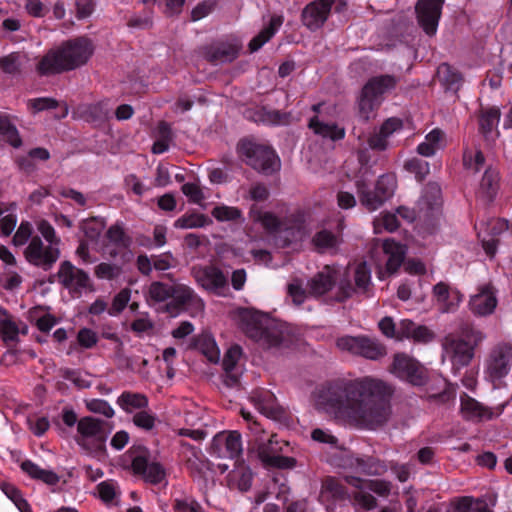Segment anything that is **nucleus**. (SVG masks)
Here are the masks:
<instances>
[{
    "instance_id": "nucleus-29",
    "label": "nucleus",
    "mask_w": 512,
    "mask_h": 512,
    "mask_svg": "<svg viewBox=\"0 0 512 512\" xmlns=\"http://www.w3.org/2000/svg\"><path fill=\"white\" fill-rule=\"evenodd\" d=\"M242 355V349L238 345L231 346L224 355L223 369L225 371L224 383L228 387H234L239 382L241 370L238 361Z\"/></svg>"
},
{
    "instance_id": "nucleus-44",
    "label": "nucleus",
    "mask_w": 512,
    "mask_h": 512,
    "mask_svg": "<svg viewBox=\"0 0 512 512\" xmlns=\"http://www.w3.org/2000/svg\"><path fill=\"white\" fill-rule=\"evenodd\" d=\"M111 109L107 102L88 105L84 110L86 120L93 124H101L110 118Z\"/></svg>"
},
{
    "instance_id": "nucleus-42",
    "label": "nucleus",
    "mask_w": 512,
    "mask_h": 512,
    "mask_svg": "<svg viewBox=\"0 0 512 512\" xmlns=\"http://www.w3.org/2000/svg\"><path fill=\"white\" fill-rule=\"evenodd\" d=\"M21 468L32 478L41 480L48 485H56L59 482V477L55 472L42 469L32 461H24L21 464Z\"/></svg>"
},
{
    "instance_id": "nucleus-49",
    "label": "nucleus",
    "mask_w": 512,
    "mask_h": 512,
    "mask_svg": "<svg viewBox=\"0 0 512 512\" xmlns=\"http://www.w3.org/2000/svg\"><path fill=\"white\" fill-rule=\"evenodd\" d=\"M289 115L282 113L278 110H270L267 108H260L256 112L254 121L262 122L264 124H286L288 123Z\"/></svg>"
},
{
    "instance_id": "nucleus-17",
    "label": "nucleus",
    "mask_w": 512,
    "mask_h": 512,
    "mask_svg": "<svg viewBox=\"0 0 512 512\" xmlns=\"http://www.w3.org/2000/svg\"><path fill=\"white\" fill-rule=\"evenodd\" d=\"M211 454L219 458L235 459L242 452L241 435L237 431H223L213 437Z\"/></svg>"
},
{
    "instance_id": "nucleus-33",
    "label": "nucleus",
    "mask_w": 512,
    "mask_h": 512,
    "mask_svg": "<svg viewBox=\"0 0 512 512\" xmlns=\"http://www.w3.org/2000/svg\"><path fill=\"white\" fill-rule=\"evenodd\" d=\"M382 250L386 256V271L393 273L403 263L406 248L404 245L395 242L393 239H386L382 244Z\"/></svg>"
},
{
    "instance_id": "nucleus-26",
    "label": "nucleus",
    "mask_w": 512,
    "mask_h": 512,
    "mask_svg": "<svg viewBox=\"0 0 512 512\" xmlns=\"http://www.w3.org/2000/svg\"><path fill=\"white\" fill-rule=\"evenodd\" d=\"M471 311L480 316L491 314L497 305V299L493 287L485 284L479 287L478 292L473 295L469 302Z\"/></svg>"
},
{
    "instance_id": "nucleus-8",
    "label": "nucleus",
    "mask_w": 512,
    "mask_h": 512,
    "mask_svg": "<svg viewBox=\"0 0 512 512\" xmlns=\"http://www.w3.org/2000/svg\"><path fill=\"white\" fill-rule=\"evenodd\" d=\"M237 149L239 155L255 170L270 175L280 169L279 157L267 145L250 139H243L238 143Z\"/></svg>"
},
{
    "instance_id": "nucleus-63",
    "label": "nucleus",
    "mask_w": 512,
    "mask_h": 512,
    "mask_svg": "<svg viewBox=\"0 0 512 512\" xmlns=\"http://www.w3.org/2000/svg\"><path fill=\"white\" fill-rule=\"evenodd\" d=\"M33 237V226L28 221H22L17 228L12 242L15 246L28 245L29 241Z\"/></svg>"
},
{
    "instance_id": "nucleus-64",
    "label": "nucleus",
    "mask_w": 512,
    "mask_h": 512,
    "mask_svg": "<svg viewBox=\"0 0 512 512\" xmlns=\"http://www.w3.org/2000/svg\"><path fill=\"white\" fill-rule=\"evenodd\" d=\"M368 489H357L353 493V502L355 506H359L363 510H371L376 507L377 500L368 493Z\"/></svg>"
},
{
    "instance_id": "nucleus-23",
    "label": "nucleus",
    "mask_w": 512,
    "mask_h": 512,
    "mask_svg": "<svg viewBox=\"0 0 512 512\" xmlns=\"http://www.w3.org/2000/svg\"><path fill=\"white\" fill-rule=\"evenodd\" d=\"M192 272L197 283L208 291L220 293L227 286L226 276L213 265L194 267Z\"/></svg>"
},
{
    "instance_id": "nucleus-54",
    "label": "nucleus",
    "mask_w": 512,
    "mask_h": 512,
    "mask_svg": "<svg viewBox=\"0 0 512 512\" xmlns=\"http://www.w3.org/2000/svg\"><path fill=\"white\" fill-rule=\"evenodd\" d=\"M105 223L98 218H90L81 222L80 228L87 240L93 242L98 239L104 230Z\"/></svg>"
},
{
    "instance_id": "nucleus-15",
    "label": "nucleus",
    "mask_w": 512,
    "mask_h": 512,
    "mask_svg": "<svg viewBox=\"0 0 512 512\" xmlns=\"http://www.w3.org/2000/svg\"><path fill=\"white\" fill-rule=\"evenodd\" d=\"M512 366V346L501 344L489 354L485 363L486 377L493 383L508 375Z\"/></svg>"
},
{
    "instance_id": "nucleus-38",
    "label": "nucleus",
    "mask_w": 512,
    "mask_h": 512,
    "mask_svg": "<svg viewBox=\"0 0 512 512\" xmlns=\"http://www.w3.org/2000/svg\"><path fill=\"white\" fill-rule=\"evenodd\" d=\"M397 82V78L392 75H380L371 78L363 88L381 102L382 95L393 90Z\"/></svg>"
},
{
    "instance_id": "nucleus-56",
    "label": "nucleus",
    "mask_w": 512,
    "mask_h": 512,
    "mask_svg": "<svg viewBox=\"0 0 512 512\" xmlns=\"http://www.w3.org/2000/svg\"><path fill=\"white\" fill-rule=\"evenodd\" d=\"M211 214L216 220L221 222L236 221L242 217V212L239 208L226 205L214 207Z\"/></svg>"
},
{
    "instance_id": "nucleus-14",
    "label": "nucleus",
    "mask_w": 512,
    "mask_h": 512,
    "mask_svg": "<svg viewBox=\"0 0 512 512\" xmlns=\"http://www.w3.org/2000/svg\"><path fill=\"white\" fill-rule=\"evenodd\" d=\"M390 372L399 379L416 386L423 385L426 380L425 368L405 353L395 354Z\"/></svg>"
},
{
    "instance_id": "nucleus-55",
    "label": "nucleus",
    "mask_w": 512,
    "mask_h": 512,
    "mask_svg": "<svg viewBox=\"0 0 512 512\" xmlns=\"http://www.w3.org/2000/svg\"><path fill=\"white\" fill-rule=\"evenodd\" d=\"M437 76L439 80L449 87H453L461 82V74L451 65L442 63L437 68Z\"/></svg>"
},
{
    "instance_id": "nucleus-58",
    "label": "nucleus",
    "mask_w": 512,
    "mask_h": 512,
    "mask_svg": "<svg viewBox=\"0 0 512 512\" xmlns=\"http://www.w3.org/2000/svg\"><path fill=\"white\" fill-rule=\"evenodd\" d=\"M206 224V217L201 214L183 215L174 222L178 229L200 228Z\"/></svg>"
},
{
    "instance_id": "nucleus-28",
    "label": "nucleus",
    "mask_w": 512,
    "mask_h": 512,
    "mask_svg": "<svg viewBox=\"0 0 512 512\" xmlns=\"http://www.w3.org/2000/svg\"><path fill=\"white\" fill-rule=\"evenodd\" d=\"M343 221L339 220L337 225V232H331L328 229H322L318 231L312 238V244L317 252L319 253H328L335 254L339 245L342 241L341 239V231L343 230Z\"/></svg>"
},
{
    "instance_id": "nucleus-20",
    "label": "nucleus",
    "mask_w": 512,
    "mask_h": 512,
    "mask_svg": "<svg viewBox=\"0 0 512 512\" xmlns=\"http://www.w3.org/2000/svg\"><path fill=\"white\" fill-rule=\"evenodd\" d=\"M417 217L425 221L434 220L441 211V189L436 183H429L418 201Z\"/></svg>"
},
{
    "instance_id": "nucleus-45",
    "label": "nucleus",
    "mask_w": 512,
    "mask_h": 512,
    "mask_svg": "<svg viewBox=\"0 0 512 512\" xmlns=\"http://www.w3.org/2000/svg\"><path fill=\"white\" fill-rule=\"evenodd\" d=\"M251 400L256 408L263 414H270L274 410L275 397L274 395L264 389L254 390L251 394Z\"/></svg>"
},
{
    "instance_id": "nucleus-22",
    "label": "nucleus",
    "mask_w": 512,
    "mask_h": 512,
    "mask_svg": "<svg viewBox=\"0 0 512 512\" xmlns=\"http://www.w3.org/2000/svg\"><path fill=\"white\" fill-rule=\"evenodd\" d=\"M28 327L21 321H16L6 310L0 309V338L9 349L19 342L20 335H26Z\"/></svg>"
},
{
    "instance_id": "nucleus-4",
    "label": "nucleus",
    "mask_w": 512,
    "mask_h": 512,
    "mask_svg": "<svg viewBox=\"0 0 512 512\" xmlns=\"http://www.w3.org/2000/svg\"><path fill=\"white\" fill-rule=\"evenodd\" d=\"M241 320L245 334L263 347L288 348L294 343V335L287 324L250 310L241 312Z\"/></svg>"
},
{
    "instance_id": "nucleus-27",
    "label": "nucleus",
    "mask_w": 512,
    "mask_h": 512,
    "mask_svg": "<svg viewBox=\"0 0 512 512\" xmlns=\"http://www.w3.org/2000/svg\"><path fill=\"white\" fill-rule=\"evenodd\" d=\"M433 295L439 310L443 313L453 312L463 299L462 294L444 282H439L433 288Z\"/></svg>"
},
{
    "instance_id": "nucleus-2",
    "label": "nucleus",
    "mask_w": 512,
    "mask_h": 512,
    "mask_svg": "<svg viewBox=\"0 0 512 512\" xmlns=\"http://www.w3.org/2000/svg\"><path fill=\"white\" fill-rule=\"evenodd\" d=\"M338 284L336 300L345 301L356 292H366L371 284V271L366 262L349 264L345 269L339 266L326 265L308 281V292L313 296H321Z\"/></svg>"
},
{
    "instance_id": "nucleus-24",
    "label": "nucleus",
    "mask_w": 512,
    "mask_h": 512,
    "mask_svg": "<svg viewBox=\"0 0 512 512\" xmlns=\"http://www.w3.org/2000/svg\"><path fill=\"white\" fill-rule=\"evenodd\" d=\"M434 338V332L425 325H419L409 319H403L398 324V340L408 339L415 343L427 344Z\"/></svg>"
},
{
    "instance_id": "nucleus-50",
    "label": "nucleus",
    "mask_w": 512,
    "mask_h": 512,
    "mask_svg": "<svg viewBox=\"0 0 512 512\" xmlns=\"http://www.w3.org/2000/svg\"><path fill=\"white\" fill-rule=\"evenodd\" d=\"M380 105V101L371 93H366V89H362L359 99V114L364 120H369L372 112Z\"/></svg>"
},
{
    "instance_id": "nucleus-60",
    "label": "nucleus",
    "mask_w": 512,
    "mask_h": 512,
    "mask_svg": "<svg viewBox=\"0 0 512 512\" xmlns=\"http://www.w3.org/2000/svg\"><path fill=\"white\" fill-rule=\"evenodd\" d=\"M108 240L116 246L127 248L130 238L126 235L123 227L119 224L112 225L106 232Z\"/></svg>"
},
{
    "instance_id": "nucleus-48",
    "label": "nucleus",
    "mask_w": 512,
    "mask_h": 512,
    "mask_svg": "<svg viewBox=\"0 0 512 512\" xmlns=\"http://www.w3.org/2000/svg\"><path fill=\"white\" fill-rule=\"evenodd\" d=\"M500 110L497 107H491L482 112L479 120L480 130L487 137L493 132L500 121Z\"/></svg>"
},
{
    "instance_id": "nucleus-46",
    "label": "nucleus",
    "mask_w": 512,
    "mask_h": 512,
    "mask_svg": "<svg viewBox=\"0 0 512 512\" xmlns=\"http://www.w3.org/2000/svg\"><path fill=\"white\" fill-rule=\"evenodd\" d=\"M28 318L41 332H49L56 324L54 316L43 312L42 309L38 307L29 310Z\"/></svg>"
},
{
    "instance_id": "nucleus-47",
    "label": "nucleus",
    "mask_w": 512,
    "mask_h": 512,
    "mask_svg": "<svg viewBox=\"0 0 512 512\" xmlns=\"http://www.w3.org/2000/svg\"><path fill=\"white\" fill-rule=\"evenodd\" d=\"M22 277L17 271V265L0 266V285L7 290H13L20 286Z\"/></svg>"
},
{
    "instance_id": "nucleus-39",
    "label": "nucleus",
    "mask_w": 512,
    "mask_h": 512,
    "mask_svg": "<svg viewBox=\"0 0 512 512\" xmlns=\"http://www.w3.org/2000/svg\"><path fill=\"white\" fill-rule=\"evenodd\" d=\"M228 485L230 488H236L242 492H246L252 485V472L243 463L238 464L228 474Z\"/></svg>"
},
{
    "instance_id": "nucleus-1",
    "label": "nucleus",
    "mask_w": 512,
    "mask_h": 512,
    "mask_svg": "<svg viewBox=\"0 0 512 512\" xmlns=\"http://www.w3.org/2000/svg\"><path fill=\"white\" fill-rule=\"evenodd\" d=\"M390 387L371 376L338 378L322 385L316 392L319 409L350 426L373 430L390 415Z\"/></svg>"
},
{
    "instance_id": "nucleus-30",
    "label": "nucleus",
    "mask_w": 512,
    "mask_h": 512,
    "mask_svg": "<svg viewBox=\"0 0 512 512\" xmlns=\"http://www.w3.org/2000/svg\"><path fill=\"white\" fill-rule=\"evenodd\" d=\"M508 230L509 225L505 219L493 218L486 223V231L490 238L486 239L483 237L481 241L482 247L489 257L492 258L496 253L497 245L499 243V240L496 237Z\"/></svg>"
},
{
    "instance_id": "nucleus-51",
    "label": "nucleus",
    "mask_w": 512,
    "mask_h": 512,
    "mask_svg": "<svg viewBox=\"0 0 512 512\" xmlns=\"http://www.w3.org/2000/svg\"><path fill=\"white\" fill-rule=\"evenodd\" d=\"M404 169L415 175L417 181H423L430 172L429 163L417 157L408 159L404 163Z\"/></svg>"
},
{
    "instance_id": "nucleus-19",
    "label": "nucleus",
    "mask_w": 512,
    "mask_h": 512,
    "mask_svg": "<svg viewBox=\"0 0 512 512\" xmlns=\"http://www.w3.org/2000/svg\"><path fill=\"white\" fill-rule=\"evenodd\" d=\"M59 282L73 294H81L89 287V276L70 261H63L58 270Z\"/></svg>"
},
{
    "instance_id": "nucleus-10",
    "label": "nucleus",
    "mask_w": 512,
    "mask_h": 512,
    "mask_svg": "<svg viewBox=\"0 0 512 512\" xmlns=\"http://www.w3.org/2000/svg\"><path fill=\"white\" fill-rule=\"evenodd\" d=\"M336 344L342 351L370 360H378L386 354L385 346L368 336H343L337 339Z\"/></svg>"
},
{
    "instance_id": "nucleus-53",
    "label": "nucleus",
    "mask_w": 512,
    "mask_h": 512,
    "mask_svg": "<svg viewBox=\"0 0 512 512\" xmlns=\"http://www.w3.org/2000/svg\"><path fill=\"white\" fill-rule=\"evenodd\" d=\"M485 158L483 153L478 150L465 149L463 153V165L465 169L477 173L484 165Z\"/></svg>"
},
{
    "instance_id": "nucleus-61",
    "label": "nucleus",
    "mask_w": 512,
    "mask_h": 512,
    "mask_svg": "<svg viewBox=\"0 0 512 512\" xmlns=\"http://www.w3.org/2000/svg\"><path fill=\"white\" fill-rule=\"evenodd\" d=\"M374 227L376 232H380L382 228L388 232H394L399 227L397 214L383 213L374 221Z\"/></svg>"
},
{
    "instance_id": "nucleus-34",
    "label": "nucleus",
    "mask_w": 512,
    "mask_h": 512,
    "mask_svg": "<svg viewBox=\"0 0 512 512\" xmlns=\"http://www.w3.org/2000/svg\"><path fill=\"white\" fill-rule=\"evenodd\" d=\"M446 146V135L439 129L434 128L426 136L425 140L417 146V152L424 157H432L437 151Z\"/></svg>"
},
{
    "instance_id": "nucleus-6",
    "label": "nucleus",
    "mask_w": 512,
    "mask_h": 512,
    "mask_svg": "<svg viewBox=\"0 0 512 512\" xmlns=\"http://www.w3.org/2000/svg\"><path fill=\"white\" fill-rule=\"evenodd\" d=\"M483 339L484 334L470 326L463 328L460 335L448 334L442 342V360H449L453 373L456 374L460 369L469 365L474 356V348Z\"/></svg>"
},
{
    "instance_id": "nucleus-3",
    "label": "nucleus",
    "mask_w": 512,
    "mask_h": 512,
    "mask_svg": "<svg viewBox=\"0 0 512 512\" xmlns=\"http://www.w3.org/2000/svg\"><path fill=\"white\" fill-rule=\"evenodd\" d=\"M95 52L94 42L78 36L61 42L38 58L35 71L39 76H53L85 66Z\"/></svg>"
},
{
    "instance_id": "nucleus-9",
    "label": "nucleus",
    "mask_w": 512,
    "mask_h": 512,
    "mask_svg": "<svg viewBox=\"0 0 512 512\" xmlns=\"http://www.w3.org/2000/svg\"><path fill=\"white\" fill-rule=\"evenodd\" d=\"M127 456L131 460L133 473L141 476L146 482L160 484L165 480L166 473L163 466L150 460L149 451L143 446H133Z\"/></svg>"
},
{
    "instance_id": "nucleus-36",
    "label": "nucleus",
    "mask_w": 512,
    "mask_h": 512,
    "mask_svg": "<svg viewBox=\"0 0 512 512\" xmlns=\"http://www.w3.org/2000/svg\"><path fill=\"white\" fill-rule=\"evenodd\" d=\"M250 218L271 234H276L282 231L284 224L272 212L262 211L257 205H252L249 212Z\"/></svg>"
},
{
    "instance_id": "nucleus-31",
    "label": "nucleus",
    "mask_w": 512,
    "mask_h": 512,
    "mask_svg": "<svg viewBox=\"0 0 512 512\" xmlns=\"http://www.w3.org/2000/svg\"><path fill=\"white\" fill-rule=\"evenodd\" d=\"M397 179L392 173L381 175L375 185V191L379 195V200L370 201L365 199V203L372 208H380L388 199H390L396 189Z\"/></svg>"
},
{
    "instance_id": "nucleus-59",
    "label": "nucleus",
    "mask_w": 512,
    "mask_h": 512,
    "mask_svg": "<svg viewBox=\"0 0 512 512\" xmlns=\"http://www.w3.org/2000/svg\"><path fill=\"white\" fill-rule=\"evenodd\" d=\"M21 54L12 52L0 58V69L7 74H16L20 71Z\"/></svg>"
},
{
    "instance_id": "nucleus-7",
    "label": "nucleus",
    "mask_w": 512,
    "mask_h": 512,
    "mask_svg": "<svg viewBox=\"0 0 512 512\" xmlns=\"http://www.w3.org/2000/svg\"><path fill=\"white\" fill-rule=\"evenodd\" d=\"M112 430V422L85 416L77 423L75 441L87 454L101 459L106 456V442Z\"/></svg>"
},
{
    "instance_id": "nucleus-25",
    "label": "nucleus",
    "mask_w": 512,
    "mask_h": 512,
    "mask_svg": "<svg viewBox=\"0 0 512 512\" xmlns=\"http://www.w3.org/2000/svg\"><path fill=\"white\" fill-rule=\"evenodd\" d=\"M403 128L401 119L391 117L387 119L378 131H375L368 138V145L373 150L383 151L389 146V138Z\"/></svg>"
},
{
    "instance_id": "nucleus-35",
    "label": "nucleus",
    "mask_w": 512,
    "mask_h": 512,
    "mask_svg": "<svg viewBox=\"0 0 512 512\" xmlns=\"http://www.w3.org/2000/svg\"><path fill=\"white\" fill-rule=\"evenodd\" d=\"M345 481L356 489H368L381 497L388 496L392 487L391 482L382 479L366 480L355 476H346Z\"/></svg>"
},
{
    "instance_id": "nucleus-5",
    "label": "nucleus",
    "mask_w": 512,
    "mask_h": 512,
    "mask_svg": "<svg viewBox=\"0 0 512 512\" xmlns=\"http://www.w3.org/2000/svg\"><path fill=\"white\" fill-rule=\"evenodd\" d=\"M148 295L149 300L154 302L170 300L166 309L172 316L183 310L198 312L204 308L202 299L184 284L169 285L155 281L149 286Z\"/></svg>"
},
{
    "instance_id": "nucleus-52",
    "label": "nucleus",
    "mask_w": 512,
    "mask_h": 512,
    "mask_svg": "<svg viewBox=\"0 0 512 512\" xmlns=\"http://www.w3.org/2000/svg\"><path fill=\"white\" fill-rule=\"evenodd\" d=\"M3 493L15 504L20 512H32L30 505L23 498L20 490L13 484L4 483L1 486Z\"/></svg>"
},
{
    "instance_id": "nucleus-11",
    "label": "nucleus",
    "mask_w": 512,
    "mask_h": 512,
    "mask_svg": "<svg viewBox=\"0 0 512 512\" xmlns=\"http://www.w3.org/2000/svg\"><path fill=\"white\" fill-rule=\"evenodd\" d=\"M24 257L33 266L49 270L60 257L59 247L45 242L34 235L24 249Z\"/></svg>"
},
{
    "instance_id": "nucleus-62",
    "label": "nucleus",
    "mask_w": 512,
    "mask_h": 512,
    "mask_svg": "<svg viewBox=\"0 0 512 512\" xmlns=\"http://www.w3.org/2000/svg\"><path fill=\"white\" fill-rule=\"evenodd\" d=\"M86 408L95 414H101L106 418H112L115 414L112 406L103 399H90L85 402Z\"/></svg>"
},
{
    "instance_id": "nucleus-13",
    "label": "nucleus",
    "mask_w": 512,
    "mask_h": 512,
    "mask_svg": "<svg viewBox=\"0 0 512 512\" xmlns=\"http://www.w3.org/2000/svg\"><path fill=\"white\" fill-rule=\"evenodd\" d=\"M508 401L493 407L486 406L466 393L460 396V410L464 419L470 421H489L503 414Z\"/></svg>"
},
{
    "instance_id": "nucleus-12",
    "label": "nucleus",
    "mask_w": 512,
    "mask_h": 512,
    "mask_svg": "<svg viewBox=\"0 0 512 512\" xmlns=\"http://www.w3.org/2000/svg\"><path fill=\"white\" fill-rule=\"evenodd\" d=\"M256 442L258 457L265 465L282 469L295 466L294 458L280 454L283 451V446H288V443L280 441L276 435H271L267 441L257 438Z\"/></svg>"
},
{
    "instance_id": "nucleus-57",
    "label": "nucleus",
    "mask_w": 512,
    "mask_h": 512,
    "mask_svg": "<svg viewBox=\"0 0 512 512\" xmlns=\"http://www.w3.org/2000/svg\"><path fill=\"white\" fill-rule=\"evenodd\" d=\"M156 419V415L146 408L135 412L132 422L136 427L145 431H150L155 427Z\"/></svg>"
},
{
    "instance_id": "nucleus-43",
    "label": "nucleus",
    "mask_w": 512,
    "mask_h": 512,
    "mask_svg": "<svg viewBox=\"0 0 512 512\" xmlns=\"http://www.w3.org/2000/svg\"><path fill=\"white\" fill-rule=\"evenodd\" d=\"M196 347L210 362L217 363L219 361L220 350L210 334H201L196 340Z\"/></svg>"
},
{
    "instance_id": "nucleus-41",
    "label": "nucleus",
    "mask_w": 512,
    "mask_h": 512,
    "mask_svg": "<svg viewBox=\"0 0 512 512\" xmlns=\"http://www.w3.org/2000/svg\"><path fill=\"white\" fill-rule=\"evenodd\" d=\"M283 23V17L274 15L271 17L269 25L265 27L258 35H256L249 43L250 52H256L266 42H268L279 30Z\"/></svg>"
},
{
    "instance_id": "nucleus-40",
    "label": "nucleus",
    "mask_w": 512,
    "mask_h": 512,
    "mask_svg": "<svg viewBox=\"0 0 512 512\" xmlns=\"http://www.w3.org/2000/svg\"><path fill=\"white\" fill-rule=\"evenodd\" d=\"M347 497V490L338 479L328 476L322 481L320 498L325 501L344 500Z\"/></svg>"
},
{
    "instance_id": "nucleus-21",
    "label": "nucleus",
    "mask_w": 512,
    "mask_h": 512,
    "mask_svg": "<svg viewBox=\"0 0 512 512\" xmlns=\"http://www.w3.org/2000/svg\"><path fill=\"white\" fill-rule=\"evenodd\" d=\"M316 115L310 118L308 127L317 135L332 141L342 140L345 137V129L336 123L326 122L324 119V104L318 103L312 106Z\"/></svg>"
},
{
    "instance_id": "nucleus-32",
    "label": "nucleus",
    "mask_w": 512,
    "mask_h": 512,
    "mask_svg": "<svg viewBox=\"0 0 512 512\" xmlns=\"http://www.w3.org/2000/svg\"><path fill=\"white\" fill-rule=\"evenodd\" d=\"M330 10L321 1H313L302 12L303 24L310 30L319 29L327 20Z\"/></svg>"
},
{
    "instance_id": "nucleus-37",
    "label": "nucleus",
    "mask_w": 512,
    "mask_h": 512,
    "mask_svg": "<svg viewBox=\"0 0 512 512\" xmlns=\"http://www.w3.org/2000/svg\"><path fill=\"white\" fill-rule=\"evenodd\" d=\"M117 405L126 413L132 414L148 407V398L141 393L124 391L116 400Z\"/></svg>"
},
{
    "instance_id": "nucleus-16",
    "label": "nucleus",
    "mask_w": 512,
    "mask_h": 512,
    "mask_svg": "<svg viewBox=\"0 0 512 512\" xmlns=\"http://www.w3.org/2000/svg\"><path fill=\"white\" fill-rule=\"evenodd\" d=\"M444 0H418L415 13L418 25L428 36L437 32Z\"/></svg>"
},
{
    "instance_id": "nucleus-18",
    "label": "nucleus",
    "mask_w": 512,
    "mask_h": 512,
    "mask_svg": "<svg viewBox=\"0 0 512 512\" xmlns=\"http://www.w3.org/2000/svg\"><path fill=\"white\" fill-rule=\"evenodd\" d=\"M241 43L236 38L213 42L201 48V53L210 62H231L241 50Z\"/></svg>"
}]
</instances>
